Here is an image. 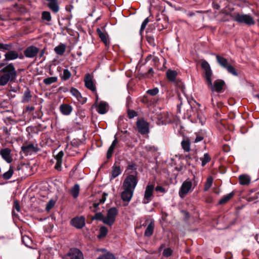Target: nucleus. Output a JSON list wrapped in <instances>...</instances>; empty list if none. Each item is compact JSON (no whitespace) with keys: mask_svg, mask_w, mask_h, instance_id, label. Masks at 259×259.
<instances>
[{"mask_svg":"<svg viewBox=\"0 0 259 259\" xmlns=\"http://www.w3.org/2000/svg\"><path fill=\"white\" fill-rule=\"evenodd\" d=\"M200 159L201 161L202 166H204L210 161L211 157L208 153H205L203 157H201Z\"/></svg>","mask_w":259,"mask_h":259,"instance_id":"nucleus-33","label":"nucleus"},{"mask_svg":"<svg viewBox=\"0 0 259 259\" xmlns=\"http://www.w3.org/2000/svg\"><path fill=\"white\" fill-rule=\"evenodd\" d=\"M121 170L119 166L113 165L112 168L111 178L114 179L120 175Z\"/></svg>","mask_w":259,"mask_h":259,"instance_id":"nucleus-22","label":"nucleus"},{"mask_svg":"<svg viewBox=\"0 0 259 259\" xmlns=\"http://www.w3.org/2000/svg\"><path fill=\"white\" fill-rule=\"evenodd\" d=\"M128 116L130 119L133 118L137 116V113L134 110H129L128 111Z\"/></svg>","mask_w":259,"mask_h":259,"instance_id":"nucleus-53","label":"nucleus"},{"mask_svg":"<svg viewBox=\"0 0 259 259\" xmlns=\"http://www.w3.org/2000/svg\"><path fill=\"white\" fill-rule=\"evenodd\" d=\"M14 174V170L11 166H10L9 169L8 171L4 173L3 175V178L5 180H9Z\"/></svg>","mask_w":259,"mask_h":259,"instance_id":"nucleus-32","label":"nucleus"},{"mask_svg":"<svg viewBox=\"0 0 259 259\" xmlns=\"http://www.w3.org/2000/svg\"><path fill=\"white\" fill-rule=\"evenodd\" d=\"M213 182V179L211 177H209L207 179V181L205 185L204 190L207 191L211 187Z\"/></svg>","mask_w":259,"mask_h":259,"instance_id":"nucleus-41","label":"nucleus"},{"mask_svg":"<svg viewBox=\"0 0 259 259\" xmlns=\"http://www.w3.org/2000/svg\"><path fill=\"white\" fill-rule=\"evenodd\" d=\"M115 149V146L111 145V146L109 147L107 152V159H110L112 155L113 151Z\"/></svg>","mask_w":259,"mask_h":259,"instance_id":"nucleus-47","label":"nucleus"},{"mask_svg":"<svg viewBox=\"0 0 259 259\" xmlns=\"http://www.w3.org/2000/svg\"><path fill=\"white\" fill-rule=\"evenodd\" d=\"M85 86L88 89L92 91L93 92H95L96 91V87L94 82H84Z\"/></svg>","mask_w":259,"mask_h":259,"instance_id":"nucleus-39","label":"nucleus"},{"mask_svg":"<svg viewBox=\"0 0 259 259\" xmlns=\"http://www.w3.org/2000/svg\"><path fill=\"white\" fill-rule=\"evenodd\" d=\"M172 252V250L170 248H167L164 249L163 251V255L165 257H169L171 255Z\"/></svg>","mask_w":259,"mask_h":259,"instance_id":"nucleus-49","label":"nucleus"},{"mask_svg":"<svg viewBox=\"0 0 259 259\" xmlns=\"http://www.w3.org/2000/svg\"><path fill=\"white\" fill-rule=\"evenodd\" d=\"M107 104L105 102H102L100 103L97 108V111L101 114H105L107 112Z\"/></svg>","mask_w":259,"mask_h":259,"instance_id":"nucleus-25","label":"nucleus"},{"mask_svg":"<svg viewBox=\"0 0 259 259\" xmlns=\"http://www.w3.org/2000/svg\"><path fill=\"white\" fill-rule=\"evenodd\" d=\"M148 22H149V19H148V18H146L144 20V21L143 22V23H142V24L141 25V29H140L141 31L143 30L145 28V27H146V25H147V24H148Z\"/></svg>","mask_w":259,"mask_h":259,"instance_id":"nucleus-52","label":"nucleus"},{"mask_svg":"<svg viewBox=\"0 0 259 259\" xmlns=\"http://www.w3.org/2000/svg\"><path fill=\"white\" fill-rule=\"evenodd\" d=\"M14 208L16 209V210L19 212L20 210V207L19 203L18 201L15 200L14 201Z\"/></svg>","mask_w":259,"mask_h":259,"instance_id":"nucleus-54","label":"nucleus"},{"mask_svg":"<svg viewBox=\"0 0 259 259\" xmlns=\"http://www.w3.org/2000/svg\"><path fill=\"white\" fill-rule=\"evenodd\" d=\"M8 82H0V85L1 86L5 85Z\"/></svg>","mask_w":259,"mask_h":259,"instance_id":"nucleus-61","label":"nucleus"},{"mask_svg":"<svg viewBox=\"0 0 259 259\" xmlns=\"http://www.w3.org/2000/svg\"><path fill=\"white\" fill-rule=\"evenodd\" d=\"M155 190L156 191H159L163 193L165 192V189L163 187L160 186H157L155 188Z\"/></svg>","mask_w":259,"mask_h":259,"instance_id":"nucleus-56","label":"nucleus"},{"mask_svg":"<svg viewBox=\"0 0 259 259\" xmlns=\"http://www.w3.org/2000/svg\"><path fill=\"white\" fill-rule=\"evenodd\" d=\"M70 76H71V73H70V71L67 69H64L63 72V75H62L63 79H64L65 80H67L70 78Z\"/></svg>","mask_w":259,"mask_h":259,"instance_id":"nucleus-45","label":"nucleus"},{"mask_svg":"<svg viewBox=\"0 0 259 259\" xmlns=\"http://www.w3.org/2000/svg\"><path fill=\"white\" fill-rule=\"evenodd\" d=\"M234 195V193L233 192H231V193L228 194L227 195L224 196L220 200L219 202V204H224L228 202L231 198H232Z\"/></svg>","mask_w":259,"mask_h":259,"instance_id":"nucleus-28","label":"nucleus"},{"mask_svg":"<svg viewBox=\"0 0 259 259\" xmlns=\"http://www.w3.org/2000/svg\"><path fill=\"white\" fill-rule=\"evenodd\" d=\"M196 137L194 139V142L198 143L202 141L204 139V134L202 133H195Z\"/></svg>","mask_w":259,"mask_h":259,"instance_id":"nucleus-42","label":"nucleus"},{"mask_svg":"<svg viewBox=\"0 0 259 259\" xmlns=\"http://www.w3.org/2000/svg\"><path fill=\"white\" fill-rule=\"evenodd\" d=\"M159 90L158 88H155L153 89L149 90L147 91V93L151 95V96H155L157 95L158 93Z\"/></svg>","mask_w":259,"mask_h":259,"instance_id":"nucleus-50","label":"nucleus"},{"mask_svg":"<svg viewBox=\"0 0 259 259\" xmlns=\"http://www.w3.org/2000/svg\"><path fill=\"white\" fill-rule=\"evenodd\" d=\"M5 65V64L3 63H0V68L3 67Z\"/></svg>","mask_w":259,"mask_h":259,"instance_id":"nucleus-62","label":"nucleus"},{"mask_svg":"<svg viewBox=\"0 0 259 259\" xmlns=\"http://www.w3.org/2000/svg\"><path fill=\"white\" fill-rule=\"evenodd\" d=\"M56 200L54 199H51L46 205V210L49 211L55 205Z\"/></svg>","mask_w":259,"mask_h":259,"instance_id":"nucleus-37","label":"nucleus"},{"mask_svg":"<svg viewBox=\"0 0 259 259\" xmlns=\"http://www.w3.org/2000/svg\"><path fill=\"white\" fill-rule=\"evenodd\" d=\"M178 73L176 71L169 69L166 72V76L169 81H175Z\"/></svg>","mask_w":259,"mask_h":259,"instance_id":"nucleus-26","label":"nucleus"},{"mask_svg":"<svg viewBox=\"0 0 259 259\" xmlns=\"http://www.w3.org/2000/svg\"><path fill=\"white\" fill-rule=\"evenodd\" d=\"M11 150L9 148L2 149L0 151V155L2 156L3 159H4L7 163H11L12 160V157L11 156Z\"/></svg>","mask_w":259,"mask_h":259,"instance_id":"nucleus-14","label":"nucleus"},{"mask_svg":"<svg viewBox=\"0 0 259 259\" xmlns=\"http://www.w3.org/2000/svg\"><path fill=\"white\" fill-rule=\"evenodd\" d=\"M22 242L28 247H30L32 244V240L27 236H23L22 238Z\"/></svg>","mask_w":259,"mask_h":259,"instance_id":"nucleus-38","label":"nucleus"},{"mask_svg":"<svg viewBox=\"0 0 259 259\" xmlns=\"http://www.w3.org/2000/svg\"><path fill=\"white\" fill-rule=\"evenodd\" d=\"M183 149L186 152L190 151V143L188 139H184L181 142Z\"/></svg>","mask_w":259,"mask_h":259,"instance_id":"nucleus-30","label":"nucleus"},{"mask_svg":"<svg viewBox=\"0 0 259 259\" xmlns=\"http://www.w3.org/2000/svg\"><path fill=\"white\" fill-rule=\"evenodd\" d=\"M127 169H131V170H134V171H136V165H135V164H129V165H128Z\"/></svg>","mask_w":259,"mask_h":259,"instance_id":"nucleus-57","label":"nucleus"},{"mask_svg":"<svg viewBox=\"0 0 259 259\" xmlns=\"http://www.w3.org/2000/svg\"><path fill=\"white\" fill-rule=\"evenodd\" d=\"M201 66L204 71L206 81H211L212 79V71L208 62L205 60H202L201 61Z\"/></svg>","mask_w":259,"mask_h":259,"instance_id":"nucleus-9","label":"nucleus"},{"mask_svg":"<svg viewBox=\"0 0 259 259\" xmlns=\"http://www.w3.org/2000/svg\"><path fill=\"white\" fill-rule=\"evenodd\" d=\"M145 150L148 152H155L157 151V147L152 145H146L145 147Z\"/></svg>","mask_w":259,"mask_h":259,"instance_id":"nucleus-46","label":"nucleus"},{"mask_svg":"<svg viewBox=\"0 0 259 259\" xmlns=\"http://www.w3.org/2000/svg\"><path fill=\"white\" fill-rule=\"evenodd\" d=\"M5 60L7 61L16 59L19 57L18 53L15 51H10L5 55Z\"/></svg>","mask_w":259,"mask_h":259,"instance_id":"nucleus-19","label":"nucleus"},{"mask_svg":"<svg viewBox=\"0 0 259 259\" xmlns=\"http://www.w3.org/2000/svg\"><path fill=\"white\" fill-rule=\"evenodd\" d=\"M197 185L195 177L190 180L187 179L182 184L179 191V195L181 198H184L188 193L191 192L195 187Z\"/></svg>","mask_w":259,"mask_h":259,"instance_id":"nucleus-1","label":"nucleus"},{"mask_svg":"<svg viewBox=\"0 0 259 259\" xmlns=\"http://www.w3.org/2000/svg\"><path fill=\"white\" fill-rule=\"evenodd\" d=\"M85 219L83 216L76 217L71 220L70 224L75 228L80 229L85 226Z\"/></svg>","mask_w":259,"mask_h":259,"instance_id":"nucleus-10","label":"nucleus"},{"mask_svg":"<svg viewBox=\"0 0 259 259\" xmlns=\"http://www.w3.org/2000/svg\"><path fill=\"white\" fill-rule=\"evenodd\" d=\"M66 50V46L63 44H60L54 49L55 52L59 56L63 55Z\"/></svg>","mask_w":259,"mask_h":259,"instance_id":"nucleus-21","label":"nucleus"},{"mask_svg":"<svg viewBox=\"0 0 259 259\" xmlns=\"http://www.w3.org/2000/svg\"><path fill=\"white\" fill-rule=\"evenodd\" d=\"M64 156V153L63 151H60L55 157L56 160V163L55 166L56 169L58 170H61V165L62 163V158Z\"/></svg>","mask_w":259,"mask_h":259,"instance_id":"nucleus-17","label":"nucleus"},{"mask_svg":"<svg viewBox=\"0 0 259 259\" xmlns=\"http://www.w3.org/2000/svg\"><path fill=\"white\" fill-rule=\"evenodd\" d=\"M31 97V96L30 95V91H29L28 90L25 91L24 94L23 101L28 102L30 100Z\"/></svg>","mask_w":259,"mask_h":259,"instance_id":"nucleus-48","label":"nucleus"},{"mask_svg":"<svg viewBox=\"0 0 259 259\" xmlns=\"http://www.w3.org/2000/svg\"><path fill=\"white\" fill-rule=\"evenodd\" d=\"M21 149L24 153H28L31 152L36 151L37 148L33 144H30L27 146H22Z\"/></svg>","mask_w":259,"mask_h":259,"instance_id":"nucleus-23","label":"nucleus"},{"mask_svg":"<svg viewBox=\"0 0 259 259\" xmlns=\"http://www.w3.org/2000/svg\"><path fill=\"white\" fill-rule=\"evenodd\" d=\"M134 192V191L123 189V191L121 194V197L123 201L127 202V203L125 205H127L132 199Z\"/></svg>","mask_w":259,"mask_h":259,"instance_id":"nucleus-15","label":"nucleus"},{"mask_svg":"<svg viewBox=\"0 0 259 259\" xmlns=\"http://www.w3.org/2000/svg\"><path fill=\"white\" fill-rule=\"evenodd\" d=\"M215 57L217 62L220 64V65L226 69L229 73L234 75H237V73L234 67L228 64V61L226 58L218 55H215Z\"/></svg>","mask_w":259,"mask_h":259,"instance_id":"nucleus-6","label":"nucleus"},{"mask_svg":"<svg viewBox=\"0 0 259 259\" xmlns=\"http://www.w3.org/2000/svg\"><path fill=\"white\" fill-rule=\"evenodd\" d=\"M106 196L107 194L106 193H104L102 198L100 200V202H96L93 204V207H94V209L93 210V211L96 212L97 210V208L100 203H104L106 199Z\"/></svg>","mask_w":259,"mask_h":259,"instance_id":"nucleus-35","label":"nucleus"},{"mask_svg":"<svg viewBox=\"0 0 259 259\" xmlns=\"http://www.w3.org/2000/svg\"><path fill=\"white\" fill-rule=\"evenodd\" d=\"M154 228V224L153 222H151L150 224L148 225L145 231V235L146 236L149 237L152 235L153 232Z\"/></svg>","mask_w":259,"mask_h":259,"instance_id":"nucleus-27","label":"nucleus"},{"mask_svg":"<svg viewBox=\"0 0 259 259\" xmlns=\"http://www.w3.org/2000/svg\"><path fill=\"white\" fill-rule=\"evenodd\" d=\"M198 118H199V122H200L202 124H203L202 119H201L200 118H199V117H198Z\"/></svg>","mask_w":259,"mask_h":259,"instance_id":"nucleus-63","label":"nucleus"},{"mask_svg":"<svg viewBox=\"0 0 259 259\" xmlns=\"http://www.w3.org/2000/svg\"><path fill=\"white\" fill-rule=\"evenodd\" d=\"M39 52V48L31 46L27 47L24 51L25 57L28 58H33L35 57Z\"/></svg>","mask_w":259,"mask_h":259,"instance_id":"nucleus-11","label":"nucleus"},{"mask_svg":"<svg viewBox=\"0 0 259 259\" xmlns=\"http://www.w3.org/2000/svg\"><path fill=\"white\" fill-rule=\"evenodd\" d=\"M41 19L44 21L49 22L51 21L52 17L50 12L48 11H44L41 14Z\"/></svg>","mask_w":259,"mask_h":259,"instance_id":"nucleus-36","label":"nucleus"},{"mask_svg":"<svg viewBox=\"0 0 259 259\" xmlns=\"http://www.w3.org/2000/svg\"><path fill=\"white\" fill-rule=\"evenodd\" d=\"M136 125L138 132L142 135L147 134L149 133V124L144 119H139Z\"/></svg>","mask_w":259,"mask_h":259,"instance_id":"nucleus-8","label":"nucleus"},{"mask_svg":"<svg viewBox=\"0 0 259 259\" xmlns=\"http://www.w3.org/2000/svg\"><path fill=\"white\" fill-rule=\"evenodd\" d=\"M108 233V229L105 226H102L100 228L99 233L98 235V237L99 238H102L106 236Z\"/></svg>","mask_w":259,"mask_h":259,"instance_id":"nucleus-34","label":"nucleus"},{"mask_svg":"<svg viewBox=\"0 0 259 259\" xmlns=\"http://www.w3.org/2000/svg\"><path fill=\"white\" fill-rule=\"evenodd\" d=\"M44 81H50V80L49 78H47L44 79Z\"/></svg>","mask_w":259,"mask_h":259,"instance_id":"nucleus-64","label":"nucleus"},{"mask_svg":"<svg viewBox=\"0 0 259 259\" xmlns=\"http://www.w3.org/2000/svg\"><path fill=\"white\" fill-rule=\"evenodd\" d=\"M80 191V187L78 184H76L73 186L72 188L71 189L70 192L73 197V198H75L78 197L79 195Z\"/></svg>","mask_w":259,"mask_h":259,"instance_id":"nucleus-29","label":"nucleus"},{"mask_svg":"<svg viewBox=\"0 0 259 259\" xmlns=\"http://www.w3.org/2000/svg\"><path fill=\"white\" fill-rule=\"evenodd\" d=\"M45 53V49L41 51L40 54H39V57H42Z\"/></svg>","mask_w":259,"mask_h":259,"instance_id":"nucleus-59","label":"nucleus"},{"mask_svg":"<svg viewBox=\"0 0 259 259\" xmlns=\"http://www.w3.org/2000/svg\"><path fill=\"white\" fill-rule=\"evenodd\" d=\"M118 213L115 207H112L107 210V215L105 217L104 223L108 226H112L115 222L116 217Z\"/></svg>","mask_w":259,"mask_h":259,"instance_id":"nucleus-4","label":"nucleus"},{"mask_svg":"<svg viewBox=\"0 0 259 259\" xmlns=\"http://www.w3.org/2000/svg\"><path fill=\"white\" fill-rule=\"evenodd\" d=\"M146 39L149 44L152 47H154L156 46V42L153 36L151 35H148L146 37Z\"/></svg>","mask_w":259,"mask_h":259,"instance_id":"nucleus-40","label":"nucleus"},{"mask_svg":"<svg viewBox=\"0 0 259 259\" xmlns=\"http://www.w3.org/2000/svg\"><path fill=\"white\" fill-rule=\"evenodd\" d=\"M117 143H118V141H117V139L115 138L114 139V140L112 142L111 145L113 146H114L115 147V146L117 144Z\"/></svg>","mask_w":259,"mask_h":259,"instance_id":"nucleus-58","label":"nucleus"},{"mask_svg":"<svg viewBox=\"0 0 259 259\" xmlns=\"http://www.w3.org/2000/svg\"><path fill=\"white\" fill-rule=\"evenodd\" d=\"M138 182V173L137 171L129 174L123 182V188L134 191Z\"/></svg>","mask_w":259,"mask_h":259,"instance_id":"nucleus-3","label":"nucleus"},{"mask_svg":"<svg viewBox=\"0 0 259 259\" xmlns=\"http://www.w3.org/2000/svg\"><path fill=\"white\" fill-rule=\"evenodd\" d=\"M3 73L0 81H13L16 76V72L13 64H10L0 70Z\"/></svg>","mask_w":259,"mask_h":259,"instance_id":"nucleus-2","label":"nucleus"},{"mask_svg":"<svg viewBox=\"0 0 259 259\" xmlns=\"http://www.w3.org/2000/svg\"><path fill=\"white\" fill-rule=\"evenodd\" d=\"M225 82H208L207 86L212 92H221L224 86Z\"/></svg>","mask_w":259,"mask_h":259,"instance_id":"nucleus-12","label":"nucleus"},{"mask_svg":"<svg viewBox=\"0 0 259 259\" xmlns=\"http://www.w3.org/2000/svg\"><path fill=\"white\" fill-rule=\"evenodd\" d=\"M93 76L90 73H88L85 75L84 81H92Z\"/></svg>","mask_w":259,"mask_h":259,"instance_id":"nucleus-55","label":"nucleus"},{"mask_svg":"<svg viewBox=\"0 0 259 259\" xmlns=\"http://www.w3.org/2000/svg\"><path fill=\"white\" fill-rule=\"evenodd\" d=\"M239 180L242 185H247L250 182V178L247 175H242L239 176Z\"/></svg>","mask_w":259,"mask_h":259,"instance_id":"nucleus-20","label":"nucleus"},{"mask_svg":"<svg viewBox=\"0 0 259 259\" xmlns=\"http://www.w3.org/2000/svg\"><path fill=\"white\" fill-rule=\"evenodd\" d=\"M105 217L101 212H98L95 214V216L93 218V219L96 220L102 221L104 223Z\"/></svg>","mask_w":259,"mask_h":259,"instance_id":"nucleus-43","label":"nucleus"},{"mask_svg":"<svg viewBox=\"0 0 259 259\" xmlns=\"http://www.w3.org/2000/svg\"><path fill=\"white\" fill-rule=\"evenodd\" d=\"M154 186L152 184L148 185L145 190L144 198L142 200V203L146 204L149 203L153 197Z\"/></svg>","mask_w":259,"mask_h":259,"instance_id":"nucleus-7","label":"nucleus"},{"mask_svg":"<svg viewBox=\"0 0 259 259\" xmlns=\"http://www.w3.org/2000/svg\"><path fill=\"white\" fill-rule=\"evenodd\" d=\"M70 92L71 95L75 97L79 102H81V95L77 89L72 88L71 89Z\"/></svg>","mask_w":259,"mask_h":259,"instance_id":"nucleus-31","label":"nucleus"},{"mask_svg":"<svg viewBox=\"0 0 259 259\" xmlns=\"http://www.w3.org/2000/svg\"><path fill=\"white\" fill-rule=\"evenodd\" d=\"M153 73V70L152 68H150L148 70V73L149 74H152Z\"/></svg>","mask_w":259,"mask_h":259,"instance_id":"nucleus-60","label":"nucleus"},{"mask_svg":"<svg viewBox=\"0 0 259 259\" xmlns=\"http://www.w3.org/2000/svg\"><path fill=\"white\" fill-rule=\"evenodd\" d=\"M97 32L100 38L104 42L105 46L106 47H109L110 45V41L107 37V34L103 31L101 30L99 28L97 29Z\"/></svg>","mask_w":259,"mask_h":259,"instance_id":"nucleus-16","label":"nucleus"},{"mask_svg":"<svg viewBox=\"0 0 259 259\" xmlns=\"http://www.w3.org/2000/svg\"><path fill=\"white\" fill-rule=\"evenodd\" d=\"M67 255L70 259H84L82 252L77 248H71L70 249Z\"/></svg>","mask_w":259,"mask_h":259,"instance_id":"nucleus-13","label":"nucleus"},{"mask_svg":"<svg viewBox=\"0 0 259 259\" xmlns=\"http://www.w3.org/2000/svg\"><path fill=\"white\" fill-rule=\"evenodd\" d=\"M233 19L235 21L239 23H244L248 25H253L255 23L253 18L249 15H242L239 13L234 14Z\"/></svg>","mask_w":259,"mask_h":259,"instance_id":"nucleus-5","label":"nucleus"},{"mask_svg":"<svg viewBox=\"0 0 259 259\" xmlns=\"http://www.w3.org/2000/svg\"><path fill=\"white\" fill-rule=\"evenodd\" d=\"M98 259H115L113 254L108 253L98 257Z\"/></svg>","mask_w":259,"mask_h":259,"instance_id":"nucleus-44","label":"nucleus"},{"mask_svg":"<svg viewBox=\"0 0 259 259\" xmlns=\"http://www.w3.org/2000/svg\"><path fill=\"white\" fill-rule=\"evenodd\" d=\"M11 44H4L0 42V49L5 50H10L11 48Z\"/></svg>","mask_w":259,"mask_h":259,"instance_id":"nucleus-51","label":"nucleus"},{"mask_svg":"<svg viewBox=\"0 0 259 259\" xmlns=\"http://www.w3.org/2000/svg\"><path fill=\"white\" fill-rule=\"evenodd\" d=\"M171 114L163 113L162 117L160 119L163 124H168L171 122Z\"/></svg>","mask_w":259,"mask_h":259,"instance_id":"nucleus-24","label":"nucleus"},{"mask_svg":"<svg viewBox=\"0 0 259 259\" xmlns=\"http://www.w3.org/2000/svg\"><path fill=\"white\" fill-rule=\"evenodd\" d=\"M60 111L64 115H69L72 111V107L68 104H62L59 107Z\"/></svg>","mask_w":259,"mask_h":259,"instance_id":"nucleus-18","label":"nucleus"}]
</instances>
